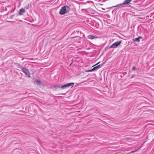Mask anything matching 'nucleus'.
Returning <instances> with one entry per match:
<instances>
[{
	"label": "nucleus",
	"instance_id": "1",
	"mask_svg": "<svg viewBox=\"0 0 154 154\" xmlns=\"http://www.w3.org/2000/svg\"><path fill=\"white\" fill-rule=\"evenodd\" d=\"M70 8L67 5L63 7L60 9L59 14L61 15H64L67 13L70 10Z\"/></svg>",
	"mask_w": 154,
	"mask_h": 154
},
{
	"label": "nucleus",
	"instance_id": "2",
	"mask_svg": "<svg viewBox=\"0 0 154 154\" xmlns=\"http://www.w3.org/2000/svg\"><path fill=\"white\" fill-rule=\"evenodd\" d=\"M74 84L73 83H68L62 86L61 87H60L59 86H54V87L56 88H60L61 89H64L68 87H73Z\"/></svg>",
	"mask_w": 154,
	"mask_h": 154
},
{
	"label": "nucleus",
	"instance_id": "3",
	"mask_svg": "<svg viewBox=\"0 0 154 154\" xmlns=\"http://www.w3.org/2000/svg\"><path fill=\"white\" fill-rule=\"evenodd\" d=\"M20 69L26 75L29 77L30 76V72L27 69L23 67L22 66L20 67Z\"/></svg>",
	"mask_w": 154,
	"mask_h": 154
},
{
	"label": "nucleus",
	"instance_id": "4",
	"mask_svg": "<svg viewBox=\"0 0 154 154\" xmlns=\"http://www.w3.org/2000/svg\"><path fill=\"white\" fill-rule=\"evenodd\" d=\"M121 43V41H118L114 43L109 48H116L118 45H120V44Z\"/></svg>",
	"mask_w": 154,
	"mask_h": 154
},
{
	"label": "nucleus",
	"instance_id": "5",
	"mask_svg": "<svg viewBox=\"0 0 154 154\" xmlns=\"http://www.w3.org/2000/svg\"><path fill=\"white\" fill-rule=\"evenodd\" d=\"M25 10L23 8L21 9L19 11V14L20 15H22L25 12Z\"/></svg>",
	"mask_w": 154,
	"mask_h": 154
},
{
	"label": "nucleus",
	"instance_id": "6",
	"mask_svg": "<svg viewBox=\"0 0 154 154\" xmlns=\"http://www.w3.org/2000/svg\"><path fill=\"white\" fill-rule=\"evenodd\" d=\"M132 0H126L124 1V3H122V4H123L124 5L125 4H127L129 3Z\"/></svg>",
	"mask_w": 154,
	"mask_h": 154
},
{
	"label": "nucleus",
	"instance_id": "7",
	"mask_svg": "<svg viewBox=\"0 0 154 154\" xmlns=\"http://www.w3.org/2000/svg\"><path fill=\"white\" fill-rule=\"evenodd\" d=\"M95 37H96L95 36L92 35H89L88 36V38L90 39H94Z\"/></svg>",
	"mask_w": 154,
	"mask_h": 154
},
{
	"label": "nucleus",
	"instance_id": "8",
	"mask_svg": "<svg viewBox=\"0 0 154 154\" xmlns=\"http://www.w3.org/2000/svg\"><path fill=\"white\" fill-rule=\"evenodd\" d=\"M141 147H140L138 148L135 149V150L134 151H132L131 152H130L127 153V154H130L133 153L134 152H135L137 151L139 149H140L141 148Z\"/></svg>",
	"mask_w": 154,
	"mask_h": 154
},
{
	"label": "nucleus",
	"instance_id": "9",
	"mask_svg": "<svg viewBox=\"0 0 154 154\" xmlns=\"http://www.w3.org/2000/svg\"><path fill=\"white\" fill-rule=\"evenodd\" d=\"M100 66H101L100 65H97V66H95V67H94L93 68H94V70L95 71V70H97V69H99L100 68Z\"/></svg>",
	"mask_w": 154,
	"mask_h": 154
},
{
	"label": "nucleus",
	"instance_id": "10",
	"mask_svg": "<svg viewBox=\"0 0 154 154\" xmlns=\"http://www.w3.org/2000/svg\"><path fill=\"white\" fill-rule=\"evenodd\" d=\"M124 5L123 4H122H122H118L116 5L115 6H113L112 7H111V8H113L114 7H120V6H122V5Z\"/></svg>",
	"mask_w": 154,
	"mask_h": 154
},
{
	"label": "nucleus",
	"instance_id": "11",
	"mask_svg": "<svg viewBox=\"0 0 154 154\" xmlns=\"http://www.w3.org/2000/svg\"><path fill=\"white\" fill-rule=\"evenodd\" d=\"M133 41L135 42H139L140 41L139 39L138 38H135L134 39Z\"/></svg>",
	"mask_w": 154,
	"mask_h": 154
},
{
	"label": "nucleus",
	"instance_id": "12",
	"mask_svg": "<svg viewBox=\"0 0 154 154\" xmlns=\"http://www.w3.org/2000/svg\"><path fill=\"white\" fill-rule=\"evenodd\" d=\"M35 81L37 83L39 84H40V83H41V81L39 79H38H38H36L35 80Z\"/></svg>",
	"mask_w": 154,
	"mask_h": 154
},
{
	"label": "nucleus",
	"instance_id": "13",
	"mask_svg": "<svg viewBox=\"0 0 154 154\" xmlns=\"http://www.w3.org/2000/svg\"><path fill=\"white\" fill-rule=\"evenodd\" d=\"M94 71V68H93L92 69H90V70H88L86 72H91V71Z\"/></svg>",
	"mask_w": 154,
	"mask_h": 154
},
{
	"label": "nucleus",
	"instance_id": "14",
	"mask_svg": "<svg viewBox=\"0 0 154 154\" xmlns=\"http://www.w3.org/2000/svg\"><path fill=\"white\" fill-rule=\"evenodd\" d=\"M132 69L133 70H135L136 69V68L135 66H134L132 67Z\"/></svg>",
	"mask_w": 154,
	"mask_h": 154
},
{
	"label": "nucleus",
	"instance_id": "15",
	"mask_svg": "<svg viewBox=\"0 0 154 154\" xmlns=\"http://www.w3.org/2000/svg\"><path fill=\"white\" fill-rule=\"evenodd\" d=\"M29 8V6H27L26 7H25V8H26V9H28Z\"/></svg>",
	"mask_w": 154,
	"mask_h": 154
},
{
	"label": "nucleus",
	"instance_id": "16",
	"mask_svg": "<svg viewBox=\"0 0 154 154\" xmlns=\"http://www.w3.org/2000/svg\"><path fill=\"white\" fill-rule=\"evenodd\" d=\"M138 38L139 39H141L142 38V37L140 36H139L138 37Z\"/></svg>",
	"mask_w": 154,
	"mask_h": 154
},
{
	"label": "nucleus",
	"instance_id": "17",
	"mask_svg": "<svg viewBox=\"0 0 154 154\" xmlns=\"http://www.w3.org/2000/svg\"><path fill=\"white\" fill-rule=\"evenodd\" d=\"M100 63V62H99L96 65H97L99 63Z\"/></svg>",
	"mask_w": 154,
	"mask_h": 154
},
{
	"label": "nucleus",
	"instance_id": "18",
	"mask_svg": "<svg viewBox=\"0 0 154 154\" xmlns=\"http://www.w3.org/2000/svg\"><path fill=\"white\" fill-rule=\"evenodd\" d=\"M74 37H73V38H74Z\"/></svg>",
	"mask_w": 154,
	"mask_h": 154
}]
</instances>
